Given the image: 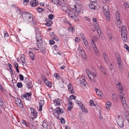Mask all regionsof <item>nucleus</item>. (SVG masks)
Wrapping results in <instances>:
<instances>
[{"label":"nucleus","mask_w":129,"mask_h":129,"mask_svg":"<svg viewBox=\"0 0 129 129\" xmlns=\"http://www.w3.org/2000/svg\"><path fill=\"white\" fill-rule=\"evenodd\" d=\"M36 32V39L37 41L36 45L38 48L41 49L40 50L43 53L45 52L46 47L45 44L44 39L40 36L39 31Z\"/></svg>","instance_id":"nucleus-1"},{"label":"nucleus","mask_w":129,"mask_h":129,"mask_svg":"<svg viewBox=\"0 0 129 129\" xmlns=\"http://www.w3.org/2000/svg\"><path fill=\"white\" fill-rule=\"evenodd\" d=\"M33 16L30 13H25L22 14V17L25 22L31 24V25L34 26L36 25V23L33 20L32 17Z\"/></svg>","instance_id":"nucleus-2"},{"label":"nucleus","mask_w":129,"mask_h":129,"mask_svg":"<svg viewBox=\"0 0 129 129\" xmlns=\"http://www.w3.org/2000/svg\"><path fill=\"white\" fill-rule=\"evenodd\" d=\"M73 4L71 5V8L75 10L77 12L80 13V12L82 10V5L79 4L77 2L73 1Z\"/></svg>","instance_id":"nucleus-3"},{"label":"nucleus","mask_w":129,"mask_h":129,"mask_svg":"<svg viewBox=\"0 0 129 129\" xmlns=\"http://www.w3.org/2000/svg\"><path fill=\"white\" fill-rule=\"evenodd\" d=\"M108 6L107 5L103 7V9L106 18L108 21H110V12L109 11Z\"/></svg>","instance_id":"nucleus-4"},{"label":"nucleus","mask_w":129,"mask_h":129,"mask_svg":"<svg viewBox=\"0 0 129 129\" xmlns=\"http://www.w3.org/2000/svg\"><path fill=\"white\" fill-rule=\"evenodd\" d=\"M64 112V111L62 109L57 107L54 110V111L53 113L54 115L57 117V118L59 120L60 119L59 117V114H61Z\"/></svg>","instance_id":"nucleus-5"},{"label":"nucleus","mask_w":129,"mask_h":129,"mask_svg":"<svg viewBox=\"0 0 129 129\" xmlns=\"http://www.w3.org/2000/svg\"><path fill=\"white\" fill-rule=\"evenodd\" d=\"M97 5V3L94 2H91L89 5V7L91 9H95L96 8V5Z\"/></svg>","instance_id":"nucleus-6"},{"label":"nucleus","mask_w":129,"mask_h":129,"mask_svg":"<svg viewBox=\"0 0 129 129\" xmlns=\"http://www.w3.org/2000/svg\"><path fill=\"white\" fill-rule=\"evenodd\" d=\"M93 74L94 75H93L90 72L88 74V75L89 79L92 80V82H94L95 81V77H96V76L95 73H94Z\"/></svg>","instance_id":"nucleus-7"},{"label":"nucleus","mask_w":129,"mask_h":129,"mask_svg":"<svg viewBox=\"0 0 129 129\" xmlns=\"http://www.w3.org/2000/svg\"><path fill=\"white\" fill-rule=\"evenodd\" d=\"M83 78H84V77L83 76L81 78H80V83L82 86L83 87H85V86L86 84H87V83L84 79Z\"/></svg>","instance_id":"nucleus-8"},{"label":"nucleus","mask_w":129,"mask_h":129,"mask_svg":"<svg viewBox=\"0 0 129 129\" xmlns=\"http://www.w3.org/2000/svg\"><path fill=\"white\" fill-rule=\"evenodd\" d=\"M91 44L96 55L97 56H98L99 55V51L98 50L96 47V46L95 44H94V43L93 42H91Z\"/></svg>","instance_id":"nucleus-9"},{"label":"nucleus","mask_w":129,"mask_h":129,"mask_svg":"<svg viewBox=\"0 0 129 129\" xmlns=\"http://www.w3.org/2000/svg\"><path fill=\"white\" fill-rule=\"evenodd\" d=\"M15 101L16 104L20 107L22 108L23 107L22 103L19 98H17L15 100Z\"/></svg>","instance_id":"nucleus-10"},{"label":"nucleus","mask_w":129,"mask_h":129,"mask_svg":"<svg viewBox=\"0 0 129 129\" xmlns=\"http://www.w3.org/2000/svg\"><path fill=\"white\" fill-rule=\"evenodd\" d=\"M121 38L123 40V41L124 42H126V40H127V34L126 32H121Z\"/></svg>","instance_id":"nucleus-11"},{"label":"nucleus","mask_w":129,"mask_h":129,"mask_svg":"<svg viewBox=\"0 0 129 129\" xmlns=\"http://www.w3.org/2000/svg\"><path fill=\"white\" fill-rule=\"evenodd\" d=\"M124 121V120L122 118L120 119L119 118L118 121L117 122V123L118 125L119 126V127L122 128L123 127V122Z\"/></svg>","instance_id":"nucleus-12"},{"label":"nucleus","mask_w":129,"mask_h":129,"mask_svg":"<svg viewBox=\"0 0 129 129\" xmlns=\"http://www.w3.org/2000/svg\"><path fill=\"white\" fill-rule=\"evenodd\" d=\"M68 87L69 92L71 93H74V90L73 89V86L70 83L68 85Z\"/></svg>","instance_id":"nucleus-13"},{"label":"nucleus","mask_w":129,"mask_h":129,"mask_svg":"<svg viewBox=\"0 0 129 129\" xmlns=\"http://www.w3.org/2000/svg\"><path fill=\"white\" fill-rule=\"evenodd\" d=\"M54 102L55 103H56L55 105V106H57V105H59L61 104V100L59 99H55L54 100Z\"/></svg>","instance_id":"nucleus-14"},{"label":"nucleus","mask_w":129,"mask_h":129,"mask_svg":"<svg viewBox=\"0 0 129 129\" xmlns=\"http://www.w3.org/2000/svg\"><path fill=\"white\" fill-rule=\"evenodd\" d=\"M38 2L36 0L32 1L30 2V6L34 7L37 6L38 5Z\"/></svg>","instance_id":"nucleus-15"},{"label":"nucleus","mask_w":129,"mask_h":129,"mask_svg":"<svg viewBox=\"0 0 129 129\" xmlns=\"http://www.w3.org/2000/svg\"><path fill=\"white\" fill-rule=\"evenodd\" d=\"M42 126H43V129H50V126L47 124L44 121H43V123Z\"/></svg>","instance_id":"nucleus-16"},{"label":"nucleus","mask_w":129,"mask_h":129,"mask_svg":"<svg viewBox=\"0 0 129 129\" xmlns=\"http://www.w3.org/2000/svg\"><path fill=\"white\" fill-rule=\"evenodd\" d=\"M95 89L96 91V93L98 96H100L101 97L103 96L102 93L99 89L96 88H95Z\"/></svg>","instance_id":"nucleus-17"},{"label":"nucleus","mask_w":129,"mask_h":129,"mask_svg":"<svg viewBox=\"0 0 129 129\" xmlns=\"http://www.w3.org/2000/svg\"><path fill=\"white\" fill-rule=\"evenodd\" d=\"M117 87L121 91H122L123 90V88L120 82H118L116 85Z\"/></svg>","instance_id":"nucleus-18"},{"label":"nucleus","mask_w":129,"mask_h":129,"mask_svg":"<svg viewBox=\"0 0 129 129\" xmlns=\"http://www.w3.org/2000/svg\"><path fill=\"white\" fill-rule=\"evenodd\" d=\"M119 96L121 99L122 103L123 106H126L125 99L123 98L122 96H121V94Z\"/></svg>","instance_id":"nucleus-19"},{"label":"nucleus","mask_w":129,"mask_h":129,"mask_svg":"<svg viewBox=\"0 0 129 129\" xmlns=\"http://www.w3.org/2000/svg\"><path fill=\"white\" fill-rule=\"evenodd\" d=\"M47 23L45 24V25L48 27L51 26V25L52 23V21L49 19H47L46 20Z\"/></svg>","instance_id":"nucleus-20"},{"label":"nucleus","mask_w":129,"mask_h":129,"mask_svg":"<svg viewBox=\"0 0 129 129\" xmlns=\"http://www.w3.org/2000/svg\"><path fill=\"white\" fill-rule=\"evenodd\" d=\"M26 99L27 100H30L31 99V92L26 93Z\"/></svg>","instance_id":"nucleus-21"},{"label":"nucleus","mask_w":129,"mask_h":129,"mask_svg":"<svg viewBox=\"0 0 129 129\" xmlns=\"http://www.w3.org/2000/svg\"><path fill=\"white\" fill-rule=\"evenodd\" d=\"M103 56L104 58L105 59V62L106 63H108V62L109 61V58L107 57L106 54L105 53H103Z\"/></svg>","instance_id":"nucleus-22"},{"label":"nucleus","mask_w":129,"mask_h":129,"mask_svg":"<svg viewBox=\"0 0 129 129\" xmlns=\"http://www.w3.org/2000/svg\"><path fill=\"white\" fill-rule=\"evenodd\" d=\"M26 86L27 88L28 89H30L33 87V85L32 82H29L28 81L26 84Z\"/></svg>","instance_id":"nucleus-23"},{"label":"nucleus","mask_w":129,"mask_h":129,"mask_svg":"<svg viewBox=\"0 0 129 129\" xmlns=\"http://www.w3.org/2000/svg\"><path fill=\"white\" fill-rule=\"evenodd\" d=\"M29 55L31 59L33 60H34L35 59V57L33 53L30 51H29Z\"/></svg>","instance_id":"nucleus-24"},{"label":"nucleus","mask_w":129,"mask_h":129,"mask_svg":"<svg viewBox=\"0 0 129 129\" xmlns=\"http://www.w3.org/2000/svg\"><path fill=\"white\" fill-rule=\"evenodd\" d=\"M80 51V53H81V56L83 57V58H85L86 57V55L84 51L83 50H79Z\"/></svg>","instance_id":"nucleus-25"},{"label":"nucleus","mask_w":129,"mask_h":129,"mask_svg":"<svg viewBox=\"0 0 129 129\" xmlns=\"http://www.w3.org/2000/svg\"><path fill=\"white\" fill-rule=\"evenodd\" d=\"M111 103L108 102L107 101L106 102V107L107 109H109L110 108V107H111Z\"/></svg>","instance_id":"nucleus-26"},{"label":"nucleus","mask_w":129,"mask_h":129,"mask_svg":"<svg viewBox=\"0 0 129 129\" xmlns=\"http://www.w3.org/2000/svg\"><path fill=\"white\" fill-rule=\"evenodd\" d=\"M36 10L39 13H41L45 11V10L42 9L41 8L39 7L37 8Z\"/></svg>","instance_id":"nucleus-27"},{"label":"nucleus","mask_w":129,"mask_h":129,"mask_svg":"<svg viewBox=\"0 0 129 129\" xmlns=\"http://www.w3.org/2000/svg\"><path fill=\"white\" fill-rule=\"evenodd\" d=\"M126 28L124 25H123L121 28V32H126Z\"/></svg>","instance_id":"nucleus-28"},{"label":"nucleus","mask_w":129,"mask_h":129,"mask_svg":"<svg viewBox=\"0 0 129 129\" xmlns=\"http://www.w3.org/2000/svg\"><path fill=\"white\" fill-rule=\"evenodd\" d=\"M62 9L65 12L68 10L69 8L66 5H63L62 7Z\"/></svg>","instance_id":"nucleus-29"},{"label":"nucleus","mask_w":129,"mask_h":129,"mask_svg":"<svg viewBox=\"0 0 129 129\" xmlns=\"http://www.w3.org/2000/svg\"><path fill=\"white\" fill-rule=\"evenodd\" d=\"M93 24L95 26V28L96 29H98L100 28V27L99 26L98 23L97 22H94Z\"/></svg>","instance_id":"nucleus-30"},{"label":"nucleus","mask_w":129,"mask_h":129,"mask_svg":"<svg viewBox=\"0 0 129 129\" xmlns=\"http://www.w3.org/2000/svg\"><path fill=\"white\" fill-rule=\"evenodd\" d=\"M125 118L127 121L129 122V113L125 114L124 115Z\"/></svg>","instance_id":"nucleus-31"},{"label":"nucleus","mask_w":129,"mask_h":129,"mask_svg":"<svg viewBox=\"0 0 129 129\" xmlns=\"http://www.w3.org/2000/svg\"><path fill=\"white\" fill-rule=\"evenodd\" d=\"M112 98L114 101H116L117 99V97L116 94H113L112 95Z\"/></svg>","instance_id":"nucleus-32"},{"label":"nucleus","mask_w":129,"mask_h":129,"mask_svg":"<svg viewBox=\"0 0 129 129\" xmlns=\"http://www.w3.org/2000/svg\"><path fill=\"white\" fill-rule=\"evenodd\" d=\"M52 2L54 4H59V0H51Z\"/></svg>","instance_id":"nucleus-33"},{"label":"nucleus","mask_w":129,"mask_h":129,"mask_svg":"<svg viewBox=\"0 0 129 129\" xmlns=\"http://www.w3.org/2000/svg\"><path fill=\"white\" fill-rule=\"evenodd\" d=\"M75 14L72 11H71V13L69 15V16L72 18H73L75 15Z\"/></svg>","instance_id":"nucleus-34"},{"label":"nucleus","mask_w":129,"mask_h":129,"mask_svg":"<svg viewBox=\"0 0 129 129\" xmlns=\"http://www.w3.org/2000/svg\"><path fill=\"white\" fill-rule=\"evenodd\" d=\"M17 86L19 88H21L22 86V84L21 82H18L17 85Z\"/></svg>","instance_id":"nucleus-35"},{"label":"nucleus","mask_w":129,"mask_h":129,"mask_svg":"<svg viewBox=\"0 0 129 129\" xmlns=\"http://www.w3.org/2000/svg\"><path fill=\"white\" fill-rule=\"evenodd\" d=\"M46 85L47 86L49 87H51L52 86V84L51 82H48L47 83H46Z\"/></svg>","instance_id":"nucleus-36"},{"label":"nucleus","mask_w":129,"mask_h":129,"mask_svg":"<svg viewBox=\"0 0 129 129\" xmlns=\"http://www.w3.org/2000/svg\"><path fill=\"white\" fill-rule=\"evenodd\" d=\"M34 116V118H35L37 117V113L36 111L34 112H33L32 113Z\"/></svg>","instance_id":"nucleus-37"},{"label":"nucleus","mask_w":129,"mask_h":129,"mask_svg":"<svg viewBox=\"0 0 129 129\" xmlns=\"http://www.w3.org/2000/svg\"><path fill=\"white\" fill-rule=\"evenodd\" d=\"M81 109L84 112H85L86 113H87L88 112L87 109L84 106L81 108Z\"/></svg>","instance_id":"nucleus-38"},{"label":"nucleus","mask_w":129,"mask_h":129,"mask_svg":"<svg viewBox=\"0 0 129 129\" xmlns=\"http://www.w3.org/2000/svg\"><path fill=\"white\" fill-rule=\"evenodd\" d=\"M123 5L125 8H129V4L127 3H124Z\"/></svg>","instance_id":"nucleus-39"},{"label":"nucleus","mask_w":129,"mask_h":129,"mask_svg":"<svg viewBox=\"0 0 129 129\" xmlns=\"http://www.w3.org/2000/svg\"><path fill=\"white\" fill-rule=\"evenodd\" d=\"M21 122L24 125H25L26 127H28V126L27 125V124L26 123L25 121L23 120H21Z\"/></svg>","instance_id":"nucleus-40"},{"label":"nucleus","mask_w":129,"mask_h":129,"mask_svg":"<svg viewBox=\"0 0 129 129\" xmlns=\"http://www.w3.org/2000/svg\"><path fill=\"white\" fill-rule=\"evenodd\" d=\"M48 18L50 20H52L54 18V16L52 14H50L49 15Z\"/></svg>","instance_id":"nucleus-41"},{"label":"nucleus","mask_w":129,"mask_h":129,"mask_svg":"<svg viewBox=\"0 0 129 129\" xmlns=\"http://www.w3.org/2000/svg\"><path fill=\"white\" fill-rule=\"evenodd\" d=\"M4 37H5L7 38L9 36V34H8V33L7 32L5 31H4Z\"/></svg>","instance_id":"nucleus-42"},{"label":"nucleus","mask_w":129,"mask_h":129,"mask_svg":"<svg viewBox=\"0 0 129 129\" xmlns=\"http://www.w3.org/2000/svg\"><path fill=\"white\" fill-rule=\"evenodd\" d=\"M76 96L73 95H71L69 97V99H75L76 98Z\"/></svg>","instance_id":"nucleus-43"},{"label":"nucleus","mask_w":129,"mask_h":129,"mask_svg":"<svg viewBox=\"0 0 129 129\" xmlns=\"http://www.w3.org/2000/svg\"><path fill=\"white\" fill-rule=\"evenodd\" d=\"M54 76L57 79H59L60 78L59 75L58 73L54 74Z\"/></svg>","instance_id":"nucleus-44"},{"label":"nucleus","mask_w":129,"mask_h":129,"mask_svg":"<svg viewBox=\"0 0 129 129\" xmlns=\"http://www.w3.org/2000/svg\"><path fill=\"white\" fill-rule=\"evenodd\" d=\"M98 38L96 37H94L92 39V42H93L94 43V41H97L98 40Z\"/></svg>","instance_id":"nucleus-45"},{"label":"nucleus","mask_w":129,"mask_h":129,"mask_svg":"<svg viewBox=\"0 0 129 129\" xmlns=\"http://www.w3.org/2000/svg\"><path fill=\"white\" fill-rule=\"evenodd\" d=\"M49 43L51 45H53L55 43V42L52 40H49Z\"/></svg>","instance_id":"nucleus-46"},{"label":"nucleus","mask_w":129,"mask_h":129,"mask_svg":"<svg viewBox=\"0 0 129 129\" xmlns=\"http://www.w3.org/2000/svg\"><path fill=\"white\" fill-rule=\"evenodd\" d=\"M61 122L62 123H64L65 122V119L63 117H61L60 119Z\"/></svg>","instance_id":"nucleus-47"},{"label":"nucleus","mask_w":129,"mask_h":129,"mask_svg":"<svg viewBox=\"0 0 129 129\" xmlns=\"http://www.w3.org/2000/svg\"><path fill=\"white\" fill-rule=\"evenodd\" d=\"M100 69L103 73L104 74H106V73L104 71V69L103 67H102V66H100Z\"/></svg>","instance_id":"nucleus-48"},{"label":"nucleus","mask_w":129,"mask_h":129,"mask_svg":"<svg viewBox=\"0 0 129 129\" xmlns=\"http://www.w3.org/2000/svg\"><path fill=\"white\" fill-rule=\"evenodd\" d=\"M45 103L44 101V100H41L40 102V105L43 106Z\"/></svg>","instance_id":"nucleus-49"},{"label":"nucleus","mask_w":129,"mask_h":129,"mask_svg":"<svg viewBox=\"0 0 129 129\" xmlns=\"http://www.w3.org/2000/svg\"><path fill=\"white\" fill-rule=\"evenodd\" d=\"M19 8H17V12H18L19 14L20 15L21 14L22 15L23 13H22V11L21 10H19Z\"/></svg>","instance_id":"nucleus-50"},{"label":"nucleus","mask_w":129,"mask_h":129,"mask_svg":"<svg viewBox=\"0 0 129 129\" xmlns=\"http://www.w3.org/2000/svg\"><path fill=\"white\" fill-rule=\"evenodd\" d=\"M73 18L74 20L77 21H79L78 17L76 16V15H75V16H74Z\"/></svg>","instance_id":"nucleus-51"},{"label":"nucleus","mask_w":129,"mask_h":129,"mask_svg":"<svg viewBox=\"0 0 129 129\" xmlns=\"http://www.w3.org/2000/svg\"><path fill=\"white\" fill-rule=\"evenodd\" d=\"M29 2L28 0H23V3L24 5H27V3Z\"/></svg>","instance_id":"nucleus-52"},{"label":"nucleus","mask_w":129,"mask_h":129,"mask_svg":"<svg viewBox=\"0 0 129 129\" xmlns=\"http://www.w3.org/2000/svg\"><path fill=\"white\" fill-rule=\"evenodd\" d=\"M19 79L22 81H23L24 80V77L21 74L19 75Z\"/></svg>","instance_id":"nucleus-53"},{"label":"nucleus","mask_w":129,"mask_h":129,"mask_svg":"<svg viewBox=\"0 0 129 129\" xmlns=\"http://www.w3.org/2000/svg\"><path fill=\"white\" fill-rule=\"evenodd\" d=\"M120 15H118V16H116V19L117 22L119 21H120Z\"/></svg>","instance_id":"nucleus-54"},{"label":"nucleus","mask_w":129,"mask_h":129,"mask_svg":"<svg viewBox=\"0 0 129 129\" xmlns=\"http://www.w3.org/2000/svg\"><path fill=\"white\" fill-rule=\"evenodd\" d=\"M89 103V104L91 106H93L94 105V103L92 100H91L90 101Z\"/></svg>","instance_id":"nucleus-55"},{"label":"nucleus","mask_w":129,"mask_h":129,"mask_svg":"<svg viewBox=\"0 0 129 129\" xmlns=\"http://www.w3.org/2000/svg\"><path fill=\"white\" fill-rule=\"evenodd\" d=\"M71 11H72L69 9L67 10L65 12L67 13L68 15H69L71 13Z\"/></svg>","instance_id":"nucleus-56"},{"label":"nucleus","mask_w":129,"mask_h":129,"mask_svg":"<svg viewBox=\"0 0 129 129\" xmlns=\"http://www.w3.org/2000/svg\"><path fill=\"white\" fill-rule=\"evenodd\" d=\"M83 41V42L84 43L85 46H86L87 45V44H88V42L86 40H85L84 39V40Z\"/></svg>","instance_id":"nucleus-57"},{"label":"nucleus","mask_w":129,"mask_h":129,"mask_svg":"<svg viewBox=\"0 0 129 129\" xmlns=\"http://www.w3.org/2000/svg\"><path fill=\"white\" fill-rule=\"evenodd\" d=\"M80 39L77 37H76L75 39V41L76 42H78L80 41Z\"/></svg>","instance_id":"nucleus-58"},{"label":"nucleus","mask_w":129,"mask_h":129,"mask_svg":"<svg viewBox=\"0 0 129 129\" xmlns=\"http://www.w3.org/2000/svg\"><path fill=\"white\" fill-rule=\"evenodd\" d=\"M74 105V104L72 102L69 103V107L73 108Z\"/></svg>","instance_id":"nucleus-59"},{"label":"nucleus","mask_w":129,"mask_h":129,"mask_svg":"<svg viewBox=\"0 0 129 129\" xmlns=\"http://www.w3.org/2000/svg\"><path fill=\"white\" fill-rule=\"evenodd\" d=\"M116 57L117 59L121 58L119 54H117V53H116Z\"/></svg>","instance_id":"nucleus-60"},{"label":"nucleus","mask_w":129,"mask_h":129,"mask_svg":"<svg viewBox=\"0 0 129 129\" xmlns=\"http://www.w3.org/2000/svg\"><path fill=\"white\" fill-rule=\"evenodd\" d=\"M41 78L44 81L45 80H47L45 78V76L43 75H41Z\"/></svg>","instance_id":"nucleus-61"},{"label":"nucleus","mask_w":129,"mask_h":129,"mask_svg":"<svg viewBox=\"0 0 129 129\" xmlns=\"http://www.w3.org/2000/svg\"><path fill=\"white\" fill-rule=\"evenodd\" d=\"M24 55L23 54L21 56V61H23L25 60V58L24 57Z\"/></svg>","instance_id":"nucleus-62"},{"label":"nucleus","mask_w":129,"mask_h":129,"mask_svg":"<svg viewBox=\"0 0 129 129\" xmlns=\"http://www.w3.org/2000/svg\"><path fill=\"white\" fill-rule=\"evenodd\" d=\"M78 105L80 106V107L82 108L84 106L82 102H81L80 103H79V104H78Z\"/></svg>","instance_id":"nucleus-63"},{"label":"nucleus","mask_w":129,"mask_h":129,"mask_svg":"<svg viewBox=\"0 0 129 129\" xmlns=\"http://www.w3.org/2000/svg\"><path fill=\"white\" fill-rule=\"evenodd\" d=\"M53 39L57 41L59 40L58 38L57 37L56 35H55L54 36L53 38Z\"/></svg>","instance_id":"nucleus-64"}]
</instances>
